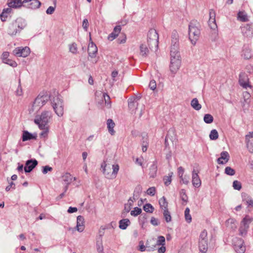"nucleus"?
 <instances>
[{
  "mask_svg": "<svg viewBox=\"0 0 253 253\" xmlns=\"http://www.w3.org/2000/svg\"><path fill=\"white\" fill-rule=\"evenodd\" d=\"M152 241H154V240L152 239L150 240V241L147 240L146 243L145 247L147 249V251L148 252L152 251L154 250L156 248V245H153L152 247H151L150 243Z\"/></svg>",
  "mask_w": 253,
  "mask_h": 253,
  "instance_id": "nucleus-46",
  "label": "nucleus"
},
{
  "mask_svg": "<svg viewBox=\"0 0 253 253\" xmlns=\"http://www.w3.org/2000/svg\"><path fill=\"white\" fill-rule=\"evenodd\" d=\"M209 25L210 28L214 31V33L217 35V25L215 22V12L212 9H211L210 11Z\"/></svg>",
  "mask_w": 253,
  "mask_h": 253,
  "instance_id": "nucleus-12",
  "label": "nucleus"
},
{
  "mask_svg": "<svg viewBox=\"0 0 253 253\" xmlns=\"http://www.w3.org/2000/svg\"><path fill=\"white\" fill-rule=\"evenodd\" d=\"M175 54H180L179 52V39L177 33L176 31H173L171 35L170 54L175 55Z\"/></svg>",
  "mask_w": 253,
  "mask_h": 253,
  "instance_id": "nucleus-8",
  "label": "nucleus"
},
{
  "mask_svg": "<svg viewBox=\"0 0 253 253\" xmlns=\"http://www.w3.org/2000/svg\"><path fill=\"white\" fill-rule=\"evenodd\" d=\"M243 96L244 99V101L247 103H249L250 101V93L248 91H244L243 93Z\"/></svg>",
  "mask_w": 253,
  "mask_h": 253,
  "instance_id": "nucleus-51",
  "label": "nucleus"
},
{
  "mask_svg": "<svg viewBox=\"0 0 253 253\" xmlns=\"http://www.w3.org/2000/svg\"><path fill=\"white\" fill-rule=\"evenodd\" d=\"M248 228H249L247 227V226H244L241 225L239 228L240 235L242 236L246 235Z\"/></svg>",
  "mask_w": 253,
  "mask_h": 253,
  "instance_id": "nucleus-48",
  "label": "nucleus"
},
{
  "mask_svg": "<svg viewBox=\"0 0 253 253\" xmlns=\"http://www.w3.org/2000/svg\"><path fill=\"white\" fill-rule=\"evenodd\" d=\"M184 214L186 221L188 223L191 222L192 220V217L190 214V209L188 208H186Z\"/></svg>",
  "mask_w": 253,
  "mask_h": 253,
  "instance_id": "nucleus-43",
  "label": "nucleus"
},
{
  "mask_svg": "<svg viewBox=\"0 0 253 253\" xmlns=\"http://www.w3.org/2000/svg\"><path fill=\"white\" fill-rule=\"evenodd\" d=\"M155 193L156 189L154 187H151L148 188V189L147 191V194L152 196L155 195Z\"/></svg>",
  "mask_w": 253,
  "mask_h": 253,
  "instance_id": "nucleus-61",
  "label": "nucleus"
},
{
  "mask_svg": "<svg viewBox=\"0 0 253 253\" xmlns=\"http://www.w3.org/2000/svg\"><path fill=\"white\" fill-rule=\"evenodd\" d=\"M157 172V161H153L149 167V175L150 177L154 178L156 176Z\"/></svg>",
  "mask_w": 253,
  "mask_h": 253,
  "instance_id": "nucleus-20",
  "label": "nucleus"
},
{
  "mask_svg": "<svg viewBox=\"0 0 253 253\" xmlns=\"http://www.w3.org/2000/svg\"><path fill=\"white\" fill-rule=\"evenodd\" d=\"M51 95L48 94L47 92L41 93L35 99L30 108H29V112L30 114L34 112H37L43 106L48 100H50Z\"/></svg>",
  "mask_w": 253,
  "mask_h": 253,
  "instance_id": "nucleus-2",
  "label": "nucleus"
},
{
  "mask_svg": "<svg viewBox=\"0 0 253 253\" xmlns=\"http://www.w3.org/2000/svg\"><path fill=\"white\" fill-rule=\"evenodd\" d=\"M239 83L240 85L244 89L248 87L252 88V86L249 84V79L245 73H241L239 75Z\"/></svg>",
  "mask_w": 253,
  "mask_h": 253,
  "instance_id": "nucleus-10",
  "label": "nucleus"
},
{
  "mask_svg": "<svg viewBox=\"0 0 253 253\" xmlns=\"http://www.w3.org/2000/svg\"><path fill=\"white\" fill-rule=\"evenodd\" d=\"M192 182L193 186L196 188H198L201 185V179L198 175V172L195 169H193L192 171Z\"/></svg>",
  "mask_w": 253,
  "mask_h": 253,
  "instance_id": "nucleus-16",
  "label": "nucleus"
},
{
  "mask_svg": "<svg viewBox=\"0 0 253 253\" xmlns=\"http://www.w3.org/2000/svg\"><path fill=\"white\" fill-rule=\"evenodd\" d=\"M225 173L229 175H234L235 173V171L234 169L230 167H227L225 169Z\"/></svg>",
  "mask_w": 253,
  "mask_h": 253,
  "instance_id": "nucleus-49",
  "label": "nucleus"
},
{
  "mask_svg": "<svg viewBox=\"0 0 253 253\" xmlns=\"http://www.w3.org/2000/svg\"><path fill=\"white\" fill-rule=\"evenodd\" d=\"M87 50L89 56L91 58H93L96 56L97 48L96 45L91 42L88 44Z\"/></svg>",
  "mask_w": 253,
  "mask_h": 253,
  "instance_id": "nucleus-21",
  "label": "nucleus"
},
{
  "mask_svg": "<svg viewBox=\"0 0 253 253\" xmlns=\"http://www.w3.org/2000/svg\"><path fill=\"white\" fill-rule=\"evenodd\" d=\"M200 34L199 24L197 21L191 22L189 25V39L192 44H196Z\"/></svg>",
  "mask_w": 253,
  "mask_h": 253,
  "instance_id": "nucleus-4",
  "label": "nucleus"
},
{
  "mask_svg": "<svg viewBox=\"0 0 253 253\" xmlns=\"http://www.w3.org/2000/svg\"><path fill=\"white\" fill-rule=\"evenodd\" d=\"M142 191V187L140 186H138L136 187L135 189L133 197L134 199H135L134 197L136 196V197L139 196V194Z\"/></svg>",
  "mask_w": 253,
  "mask_h": 253,
  "instance_id": "nucleus-59",
  "label": "nucleus"
},
{
  "mask_svg": "<svg viewBox=\"0 0 253 253\" xmlns=\"http://www.w3.org/2000/svg\"><path fill=\"white\" fill-rule=\"evenodd\" d=\"M253 218L250 217L249 215H246L242 220L241 225L244 226H247L249 227V224L253 221Z\"/></svg>",
  "mask_w": 253,
  "mask_h": 253,
  "instance_id": "nucleus-30",
  "label": "nucleus"
},
{
  "mask_svg": "<svg viewBox=\"0 0 253 253\" xmlns=\"http://www.w3.org/2000/svg\"><path fill=\"white\" fill-rule=\"evenodd\" d=\"M52 170V168L48 166H46L42 167V172L43 174H46L48 171H51Z\"/></svg>",
  "mask_w": 253,
  "mask_h": 253,
  "instance_id": "nucleus-62",
  "label": "nucleus"
},
{
  "mask_svg": "<svg viewBox=\"0 0 253 253\" xmlns=\"http://www.w3.org/2000/svg\"><path fill=\"white\" fill-rule=\"evenodd\" d=\"M38 165V161L35 159H31L26 161L24 170L25 172H31Z\"/></svg>",
  "mask_w": 253,
  "mask_h": 253,
  "instance_id": "nucleus-14",
  "label": "nucleus"
},
{
  "mask_svg": "<svg viewBox=\"0 0 253 253\" xmlns=\"http://www.w3.org/2000/svg\"><path fill=\"white\" fill-rule=\"evenodd\" d=\"M30 2L28 4V6L32 9H37L40 7L41 2L39 0H24L23 3Z\"/></svg>",
  "mask_w": 253,
  "mask_h": 253,
  "instance_id": "nucleus-19",
  "label": "nucleus"
},
{
  "mask_svg": "<svg viewBox=\"0 0 253 253\" xmlns=\"http://www.w3.org/2000/svg\"><path fill=\"white\" fill-rule=\"evenodd\" d=\"M13 55L17 57H27L30 53V49L28 46L18 47L12 51Z\"/></svg>",
  "mask_w": 253,
  "mask_h": 253,
  "instance_id": "nucleus-9",
  "label": "nucleus"
},
{
  "mask_svg": "<svg viewBox=\"0 0 253 253\" xmlns=\"http://www.w3.org/2000/svg\"><path fill=\"white\" fill-rule=\"evenodd\" d=\"M165 244V238L164 236H160L158 238L156 244L155 245L157 246H164Z\"/></svg>",
  "mask_w": 253,
  "mask_h": 253,
  "instance_id": "nucleus-45",
  "label": "nucleus"
},
{
  "mask_svg": "<svg viewBox=\"0 0 253 253\" xmlns=\"http://www.w3.org/2000/svg\"><path fill=\"white\" fill-rule=\"evenodd\" d=\"M143 210L147 212L152 213L154 209L150 204H146L143 206Z\"/></svg>",
  "mask_w": 253,
  "mask_h": 253,
  "instance_id": "nucleus-44",
  "label": "nucleus"
},
{
  "mask_svg": "<svg viewBox=\"0 0 253 253\" xmlns=\"http://www.w3.org/2000/svg\"><path fill=\"white\" fill-rule=\"evenodd\" d=\"M70 51L72 53L75 54L77 52V44L76 43H72L70 45L69 47Z\"/></svg>",
  "mask_w": 253,
  "mask_h": 253,
  "instance_id": "nucleus-58",
  "label": "nucleus"
},
{
  "mask_svg": "<svg viewBox=\"0 0 253 253\" xmlns=\"http://www.w3.org/2000/svg\"><path fill=\"white\" fill-rule=\"evenodd\" d=\"M138 250L140 252H144L146 251H147V249L145 247V245H144V242L143 241H140L139 242Z\"/></svg>",
  "mask_w": 253,
  "mask_h": 253,
  "instance_id": "nucleus-57",
  "label": "nucleus"
},
{
  "mask_svg": "<svg viewBox=\"0 0 253 253\" xmlns=\"http://www.w3.org/2000/svg\"><path fill=\"white\" fill-rule=\"evenodd\" d=\"M233 187L234 189L240 190L242 188L241 183L238 180H235L233 182Z\"/></svg>",
  "mask_w": 253,
  "mask_h": 253,
  "instance_id": "nucleus-53",
  "label": "nucleus"
},
{
  "mask_svg": "<svg viewBox=\"0 0 253 253\" xmlns=\"http://www.w3.org/2000/svg\"><path fill=\"white\" fill-rule=\"evenodd\" d=\"M247 147L250 153H253V132H250L246 136Z\"/></svg>",
  "mask_w": 253,
  "mask_h": 253,
  "instance_id": "nucleus-15",
  "label": "nucleus"
},
{
  "mask_svg": "<svg viewBox=\"0 0 253 253\" xmlns=\"http://www.w3.org/2000/svg\"><path fill=\"white\" fill-rule=\"evenodd\" d=\"M180 196L182 201L184 203L183 204H186L188 201V197L186 194V192L184 189H181L180 191Z\"/></svg>",
  "mask_w": 253,
  "mask_h": 253,
  "instance_id": "nucleus-39",
  "label": "nucleus"
},
{
  "mask_svg": "<svg viewBox=\"0 0 253 253\" xmlns=\"http://www.w3.org/2000/svg\"><path fill=\"white\" fill-rule=\"evenodd\" d=\"M154 39H149L148 38V44L150 49L152 51H156L158 48V40H156V43H154L153 42Z\"/></svg>",
  "mask_w": 253,
  "mask_h": 253,
  "instance_id": "nucleus-27",
  "label": "nucleus"
},
{
  "mask_svg": "<svg viewBox=\"0 0 253 253\" xmlns=\"http://www.w3.org/2000/svg\"><path fill=\"white\" fill-rule=\"evenodd\" d=\"M170 55V64L169 69L170 72L173 74H175L179 70L181 65V59L180 54H175V55Z\"/></svg>",
  "mask_w": 253,
  "mask_h": 253,
  "instance_id": "nucleus-7",
  "label": "nucleus"
},
{
  "mask_svg": "<svg viewBox=\"0 0 253 253\" xmlns=\"http://www.w3.org/2000/svg\"><path fill=\"white\" fill-rule=\"evenodd\" d=\"M191 105L193 109L197 111L200 110L202 108L201 105L199 103V101L196 98L192 100L191 102Z\"/></svg>",
  "mask_w": 253,
  "mask_h": 253,
  "instance_id": "nucleus-32",
  "label": "nucleus"
},
{
  "mask_svg": "<svg viewBox=\"0 0 253 253\" xmlns=\"http://www.w3.org/2000/svg\"><path fill=\"white\" fill-rule=\"evenodd\" d=\"M40 129L42 130V131L40 133V136L42 137H46L47 136L49 131L48 126H45L44 128Z\"/></svg>",
  "mask_w": 253,
  "mask_h": 253,
  "instance_id": "nucleus-50",
  "label": "nucleus"
},
{
  "mask_svg": "<svg viewBox=\"0 0 253 253\" xmlns=\"http://www.w3.org/2000/svg\"><path fill=\"white\" fill-rule=\"evenodd\" d=\"M160 207L162 209H163L164 211L165 210H168V203L166 201V199L165 197H162L159 201Z\"/></svg>",
  "mask_w": 253,
  "mask_h": 253,
  "instance_id": "nucleus-34",
  "label": "nucleus"
},
{
  "mask_svg": "<svg viewBox=\"0 0 253 253\" xmlns=\"http://www.w3.org/2000/svg\"><path fill=\"white\" fill-rule=\"evenodd\" d=\"M238 18L242 22H246L248 21L247 14L244 11H239L238 12Z\"/></svg>",
  "mask_w": 253,
  "mask_h": 253,
  "instance_id": "nucleus-36",
  "label": "nucleus"
},
{
  "mask_svg": "<svg viewBox=\"0 0 253 253\" xmlns=\"http://www.w3.org/2000/svg\"><path fill=\"white\" fill-rule=\"evenodd\" d=\"M35 138L32 134L29 133L27 131H24L23 133L22 140L25 141L28 140H31Z\"/></svg>",
  "mask_w": 253,
  "mask_h": 253,
  "instance_id": "nucleus-37",
  "label": "nucleus"
},
{
  "mask_svg": "<svg viewBox=\"0 0 253 253\" xmlns=\"http://www.w3.org/2000/svg\"><path fill=\"white\" fill-rule=\"evenodd\" d=\"M56 0H54V3L55 4V6H49L46 10V13L47 14H52L53 13V12H54L55 10V8H56Z\"/></svg>",
  "mask_w": 253,
  "mask_h": 253,
  "instance_id": "nucleus-52",
  "label": "nucleus"
},
{
  "mask_svg": "<svg viewBox=\"0 0 253 253\" xmlns=\"http://www.w3.org/2000/svg\"><path fill=\"white\" fill-rule=\"evenodd\" d=\"M3 62L10 65L12 67H15L17 66V64L15 61L10 59H8L7 60H5V61H3Z\"/></svg>",
  "mask_w": 253,
  "mask_h": 253,
  "instance_id": "nucleus-56",
  "label": "nucleus"
},
{
  "mask_svg": "<svg viewBox=\"0 0 253 253\" xmlns=\"http://www.w3.org/2000/svg\"><path fill=\"white\" fill-rule=\"evenodd\" d=\"M138 103L137 101V99L135 98H129L128 100V108L131 111V113L135 112Z\"/></svg>",
  "mask_w": 253,
  "mask_h": 253,
  "instance_id": "nucleus-18",
  "label": "nucleus"
},
{
  "mask_svg": "<svg viewBox=\"0 0 253 253\" xmlns=\"http://www.w3.org/2000/svg\"><path fill=\"white\" fill-rule=\"evenodd\" d=\"M207 232L204 230L200 234L199 241H208Z\"/></svg>",
  "mask_w": 253,
  "mask_h": 253,
  "instance_id": "nucleus-55",
  "label": "nucleus"
},
{
  "mask_svg": "<svg viewBox=\"0 0 253 253\" xmlns=\"http://www.w3.org/2000/svg\"><path fill=\"white\" fill-rule=\"evenodd\" d=\"M243 201L248 207L253 208V200L251 197L247 196V198H243Z\"/></svg>",
  "mask_w": 253,
  "mask_h": 253,
  "instance_id": "nucleus-41",
  "label": "nucleus"
},
{
  "mask_svg": "<svg viewBox=\"0 0 253 253\" xmlns=\"http://www.w3.org/2000/svg\"><path fill=\"white\" fill-rule=\"evenodd\" d=\"M26 21L21 18H17L15 20L12 21L7 28V33L11 36H15L19 33L26 26Z\"/></svg>",
  "mask_w": 253,
  "mask_h": 253,
  "instance_id": "nucleus-1",
  "label": "nucleus"
},
{
  "mask_svg": "<svg viewBox=\"0 0 253 253\" xmlns=\"http://www.w3.org/2000/svg\"><path fill=\"white\" fill-rule=\"evenodd\" d=\"M208 246V241H199V247L200 252H207Z\"/></svg>",
  "mask_w": 253,
  "mask_h": 253,
  "instance_id": "nucleus-33",
  "label": "nucleus"
},
{
  "mask_svg": "<svg viewBox=\"0 0 253 253\" xmlns=\"http://www.w3.org/2000/svg\"><path fill=\"white\" fill-rule=\"evenodd\" d=\"M243 240L241 238H236L234 241V249L237 253H244L246 250L243 246Z\"/></svg>",
  "mask_w": 253,
  "mask_h": 253,
  "instance_id": "nucleus-13",
  "label": "nucleus"
},
{
  "mask_svg": "<svg viewBox=\"0 0 253 253\" xmlns=\"http://www.w3.org/2000/svg\"><path fill=\"white\" fill-rule=\"evenodd\" d=\"M22 4L24 3L21 2V0H10L8 2V5L9 7L14 8L21 7Z\"/></svg>",
  "mask_w": 253,
  "mask_h": 253,
  "instance_id": "nucleus-26",
  "label": "nucleus"
},
{
  "mask_svg": "<svg viewBox=\"0 0 253 253\" xmlns=\"http://www.w3.org/2000/svg\"><path fill=\"white\" fill-rule=\"evenodd\" d=\"M149 52L146 44L142 43L140 45V53L143 57H146Z\"/></svg>",
  "mask_w": 253,
  "mask_h": 253,
  "instance_id": "nucleus-29",
  "label": "nucleus"
},
{
  "mask_svg": "<svg viewBox=\"0 0 253 253\" xmlns=\"http://www.w3.org/2000/svg\"><path fill=\"white\" fill-rule=\"evenodd\" d=\"M54 95H51L50 102L52 108L59 117H61L64 114V105L63 100L57 92H54Z\"/></svg>",
  "mask_w": 253,
  "mask_h": 253,
  "instance_id": "nucleus-3",
  "label": "nucleus"
},
{
  "mask_svg": "<svg viewBox=\"0 0 253 253\" xmlns=\"http://www.w3.org/2000/svg\"><path fill=\"white\" fill-rule=\"evenodd\" d=\"M181 179V181L182 182L183 184H188L189 182V178L188 176L184 175V176H182V177H179Z\"/></svg>",
  "mask_w": 253,
  "mask_h": 253,
  "instance_id": "nucleus-63",
  "label": "nucleus"
},
{
  "mask_svg": "<svg viewBox=\"0 0 253 253\" xmlns=\"http://www.w3.org/2000/svg\"><path fill=\"white\" fill-rule=\"evenodd\" d=\"M230 156L226 151H223L220 153V157L217 159V162L218 164L224 165L226 164L229 160Z\"/></svg>",
  "mask_w": 253,
  "mask_h": 253,
  "instance_id": "nucleus-17",
  "label": "nucleus"
},
{
  "mask_svg": "<svg viewBox=\"0 0 253 253\" xmlns=\"http://www.w3.org/2000/svg\"><path fill=\"white\" fill-rule=\"evenodd\" d=\"M142 212V210L140 208L138 207H135L133 210L130 211V214L132 216H136L140 214Z\"/></svg>",
  "mask_w": 253,
  "mask_h": 253,
  "instance_id": "nucleus-47",
  "label": "nucleus"
},
{
  "mask_svg": "<svg viewBox=\"0 0 253 253\" xmlns=\"http://www.w3.org/2000/svg\"><path fill=\"white\" fill-rule=\"evenodd\" d=\"M76 229L80 232L84 230V218L81 215L77 217Z\"/></svg>",
  "mask_w": 253,
  "mask_h": 253,
  "instance_id": "nucleus-22",
  "label": "nucleus"
},
{
  "mask_svg": "<svg viewBox=\"0 0 253 253\" xmlns=\"http://www.w3.org/2000/svg\"><path fill=\"white\" fill-rule=\"evenodd\" d=\"M226 224L227 227L233 229H235L237 227L236 220L233 218L228 219L226 222Z\"/></svg>",
  "mask_w": 253,
  "mask_h": 253,
  "instance_id": "nucleus-35",
  "label": "nucleus"
},
{
  "mask_svg": "<svg viewBox=\"0 0 253 253\" xmlns=\"http://www.w3.org/2000/svg\"><path fill=\"white\" fill-rule=\"evenodd\" d=\"M130 224V221L127 218L123 219L119 221L120 228L125 230Z\"/></svg>",
  "mask_w": 253,
  "mask_h": 253,
  "instance_id": "nucleus-28",
  "label": "nucleus"
},
{
  "mask_svg": "<svg viewBox=\"0 0 253 253\" xmlns=\"http://www.w3.org/2000/svg\"><path fill=\"white\" fill-rule=\"evenodd\" d=\"M107 125L109 132L112 135H113L115 133V131L113 129L115 126V123L112 119H108L107 122Z\"/></svg>",
  "mask_w": 253,
  "mask_h": 253,
  "instance_id": "nucleus-31",
  "label": "nucleus"
},
{
  "mask_svg": "<svg viewBox=\"0 0 253 253\" xmlns=\"http://www.w3.org/2000/svg\"><path fill=\"white\" fill-rule=\"evenodd\" d=\"M52 117V113L49 111H43L41 115L36 116L34 122L38 125L40 128H43L47 126L49 120Z\"/></svg>",
  "mask_w": 253,
  "mask_h": 253,
  "instance_id": "nucleus-6",
  "label": "nucleus"
},
{
  "mask_svg": "<svg viewBox=\"0 0 253 253\" xmlns=\"http://www.w3.org/2000/svg\"><path fill=\"white\" fill-rule=\"evenodd\" d=\"M218 133L215 129H212L209 135L210 139L212 140H216L218 138Z\"/></svg>",
  "mask_w": 253,
  "mask_h": 253,
  "instance_id": "nucleus-38",
  "label": "nucleus"
},
{
  "mask_svg": "<svg viewBox=\"0 0 253 253\" xmlns=\"http://www.w3.org/2000/svg\"><path fill=\"white\" fill-rule=\"evenodd\" d=\"M163 215L165 218V220L167 222H169L171 220V217L170 214V212L168 211V210H165L163 211Z\"/></svg>",
  "mask_w": 253,
  "mask_h": 253,
  "instance_id": "nucleus-42",
  "label": "nucleus"
},
{
  "mask_svg": "<svg viewBox=\"0 0 253 253\" xmlns=\"http://www.w3.org/2000/svg\"><path fill=\"white\" fill-rule=\"evenodd\" d=\"M213 117L209 114H205L204 117V121L206 124H211L213 122Z\"/></svg>",
  "mask_w": 253,
  "mask_h": 253,
  "instance_id": "nucleus-40",
  "label": "nucleus"
},
{
  "mask_svg": "<svg viewBox=\"0 0 253 253\" xmlns=\"http://www.w3.org/2000/svg\"><path fill=\"white\" fill-rule=\"evenodd\" d=\"M101 168L102 169V172L106 178L109 179H113L117 177L120 169V167L118 164L112 165V169L113 171L111 172V166L109 164H107L105 162H104L101 164Z\"/></svg>",
  "mask_w": 253,
  "mask_h": 253,
  "instance_id": "nucleus-5",
  "label": "nucleus"
},
{
  "mask_svg": "<svg viewBox=\"0 0 253 253\" xmlns=\"http://www.w3.org/2000/svg\"><path fill=\"white\" fill-rule=\"evenodd\" d=\"M63 181L65 182V184L69 185L73 180H76V178L73 177L69 173H66L62 176Z\"/></svg>",
  "mask_w": 253,
  "mask_h": 253,
  "instance_id": "nucleus-24",
  "label": "nucleus"
},
{
  "mask_svg": "<svg viewBox=\"0 0 253 253\" xmlns=\"http://www.w3.org/2000/svg\"><path fill=\"white\" fill-rule=\"evenodd\" d=\"M171 175L166 176L164 177V180L165 182V184L166 186H168L170 184V183L171 182Z\"/></svg>",
  "mask_w": 253,
  "mask_h": 253,
  "instance_id": "nucleus-60",
  "label": "nucleus"
},
{
  "mask_svg": "<svg viewBox=\"0 0 253 253\" xmlns=\"http://www.w3.org/2000/svg\"><path fill=\"white\" fill-rule=\"evenodd\" d=\"M148 38L149 39H154L153 42L154 43H156V40H159V36L157 31L155 29H151L148 34Z\"/></svg>",
  "mask_w": 253,
  "mask_h": 253,
  "instance_id": "nucleus-25",
  "label": "nucleus"
},
{
  "mask_svg": "<svg viewBox=\"0 0 253 253\" xmlns=\"http://www.w3.org/2000/svg\"><path fill=\"white\" fill-rule=\"evenodd\" d=\"M150 222L154 226H158L160 224L158 219L154 217H151Z\"/></svg>",
  "mask_w": 253,
  "mask_h": 253,
  "instance_id": "nucleus-64",
  "label": "nucleus"
},
{
  "mask_svg": "<svg viewBox=\"0 0 253 253\" xmlns=\"http://www.w3.org/2000/svg\"><path fill=\"white\" fill-rule=\"evenodd\" d=\"M121 26L120 25L116 26L113 30V31L108 36V39L110 41L114 40L119 34L121 31Z\"/></svg>",
  "mask_w": 253,
  "mask_h": 253,
  "instance_id": "nucleus-23",
  "label": "nucleus"
},
{
  "mask_svg": "<svg viewBox=\"0 0 253 253\" xmlns=\"http://www.w3.org/2000/svg\"><path fill=\"white\" fill-rule=\"evenodd\" d=\"M96 249L98 253H103V246L102 242L97 241Z\"/></svg>",
  "mask_w": 253,
  "mask_h": 253,
  "instance_id": "nucleus-54",
  "label": "nucleus"
},
{
  "mask_svg": "<svg viewBox=\"0 0 253 253\" xmlns=\"http://www.w3.org/2000/svg\"><path fill=\"white\" fill-rule=\"evenodd\" d=\"M241 31L245 37H252L253 36V22L242 26Z\"/></svg>",
  "mask_w": 253,
  "mask_h": 253,
  "instance_id": "nucleus-11",
  "label": "nucleus"
}]
</instances>
